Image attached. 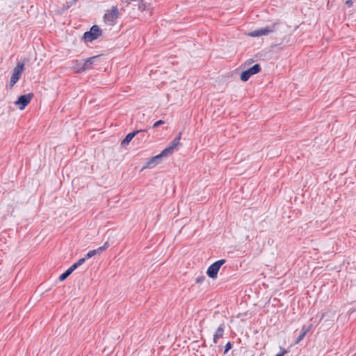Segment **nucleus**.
<instances>
[{
    "label": "nucleus",
    "instance_id": "7",
    "mask_svg": "<svg viewBox=\"0 0 356 356\" xmlns=\"http://www.w3.org/2000/svg\"><path fill=\"white\" fill-rule=\"evenodd\" d=\"M181 138V133H179L178 135L173 139L170 143V145L163 150V154H166L167 156L172 154L175 149L180 144V140Z\"/></svg>",
    "mask_w": 356,
    "mask_h": 356
},
{
    "label": "nucleus",
    "instance_id": "9",
    "mask_svg": "<svg viewBox=\"0 0 356 356\" xmlns=\"http://www.w3.org/2000/svg\"><path fill=\"white\" fill-rule=\"evenodd\" d=\"M145 133H147V129H140V130H136V131L129 133L125 136V138L122 140V141L121 142V146L124 147H127L129 144L131 140L136 136L138 135V134H145Z\"/></svg>",
    "mask_w": 356,
    "mask_h": 356
},
{
    "label": "nucleus",
    "instance_id": "5",
    "mask_svg": "<svg viewBox=\"0 0 356 356\" xmlns=\"http://www.w3.org/2000/svg\"><path fill=\"white\" fill-rule=\"evenodd\" d=\"M24 64L18 63L16 67L13 69V74L10 80V88L13 87L14 85L18 81L20 78L21 74L24 70Z\"/></svg>",
    "mask_w": 356,
    "mask_h": 356
},
{
    "label": "nucleus",
    "instance_id": "23",
    "mask_svg": "<svg viewBox=\"0 0 356 356\" xmlns=\"http://www.w3.org/2000/svg\"><path fill=\"white\" fill-rule=\"evenodd\" d=\"M345 3L348 7H351L353 4V2L352 0H347Z\"/></svg>",
    "mask_w": 356,
    "mask_h": 356
},
{
    "label": "nucleus",
    "instance_id": "21",
    "mask_svg": "<svg viewBox=\"0 0 356 356\" xmlns=\"http://www.w3.org/2000/svg\"><path fill=\"white\" fill-rule=\"evenodd\" d=\"M280 350H281L280 353L275 356H283L288 353V351L286 350H285L284 348H282V347H280Z\"/></svg>",
    "mask_w": 356,
    "mask_h": 356
},
{
    "label": "nucleus",
    "instance_id": "15",
    "mask_svg": "<svg viewBox=\"0 0 356 356\" xmlns=\"http://www.w3.org/2000/svg\"><path fill=\"white\" fill-rule=\"evenodd\" d=\"M123 7L122 8L124 10L125 8H127L129 6H131L133 9L135 8H138L137 3H135L134 1H132L131 0H122Z\"/></svg>",
    "mask_w": 356,
    "mask_h": 356
},
{
    "label": "nucleus",
    "instance_id": "20",
    "mask_svg": "<svg viewBox=\"0 0 356 356\" xmlns=\"http://www.w3.org/2000/svg\"><path fill=\"white\" fill-rule=\"evenodd\" d=\"M232 343L230 341L227 342L225 347L224 353H227L232 348Z\"/></svg>",
    "mask_w": 356,
    "mask_h": 356
},
{
    "label": "nucleus",
    "instance_id": "3",
    "mask_svg": "<svg viewBox=\"0 0 356 356\" xmlns=\"http://www.w3.org/2000/svg\"><path fill=\"white\" fill-rule=\"evenodd\" d=\"M119 17L118 9L115 6H113L111 10H108L104 16V20L105 23L109 25H113L115 23V20Z\"/></svg>",
    "mask_w": 356,
    "mask_h": 356
},
{
    "label": "nucleus",
    "instance_id": "4",
    "mask_svg": "<svg viewBox=\"0 0 356 356\" xmlns=\"http://www.w3.org/2000/svg\"><path fill=\"white\" fill-rule=\"evenodd\" d=\"M275 25L276 24L275 23L273 25L267 26L266 27L254 30L252 32L248 33V35L251 37H259L261 35H269L270 33L275 31Z\"/></svg>",
    "mask_w": 356,
    "mask_h": 356
},
{
    "label": "nucleus",
    "instance_id": "10",
    "mask_svg": "<svg viewBox=\"0 0 356 356\" xmlns=\"http://www.w3.org/2000/svg\"><path fill=\"white\" fill-rule=\"evenodd\" d=\"M166 154H163V151L158 155L152 157L149 161L146 163L145 165L143 167L144 168H152L155 167L157 164L161 162V159L163 157H166Z\"/></svg>",
    "mask_w": 356,
    "mask_h": 356
},
{
    "label": "nucleus",
    "instance_id": "1",
    "mask_svg": "<svg viewBox=\"0 0 356 356\" xmlns=\"http://www.w3.org/2000/svg\"><path fill=\"white\" fill-rule=\"evenodd\" d=\"M102 29L98 26L94 25L89 31L83 34V39L86 42H92L97 39V38L102 35Z\"/></svg>",
    "mask_w": 356,
    "mask_h": 356
},
{
    "label": "nucleus",
    "instance_id": "8",
    "mask_svg": "<svg viewBox=\"0 0 356 356\" xmlns=\"http://www.w3.org/2000/svg\"><path fill=\"white\" fill-rule=\"evenodd\" d=\"M33 96L32 93L21 95L15 102V104L19 106L20 110H23L30 103Z\"/></svg>",
    "mask_w": 356,
    "mask_h": 356
},
{
    "label": "nucleus",
    "instance_id": "24",
    "mask_svg": "<svg viewBox=\"0 0 356 356\" xmlns=\"http://www.w3.org/2000/svg\"><path fill=\"white\" fill-rule=\"evenodd\" d=\"M139 134L140 135V136L144 137L145 135L146 134V133H145V134Z\"/></svg>",
    "mask_w": 356,
    "mask_h": 356
},
{
    "label": "nucleus",
    "instance_id": "13",
    "mask_svg": "<svg viewBox=\"0 0 356 356\" xmlns=\"http://www.w3.org/2000/svg\"><path fill=\"white\" fill-rule=\"evenodd\" d=\"M108 247H109L108 242H105L102 246L98 248L97 249L90 250L88 257H92L96 254H100L102 253L103 251H104Z\"/></svg>",
    "mask_w": 356,
    "mask_h": 356
},
{
    "label": "nucleus",
    "instance_id": "6",
    "mask_svg": "<svg viewBox=\"0 0 356 356\" xmlns=\"http://www.w3.org/2000/svg\"><path fill=\"white\" fill-rule=\"evenodd\" d=\"M261 71V67L259 64H255L247 70L241 74V79L243 81H247L251 76L259 73Z\"/></svg>",
    "mask_w": 356,
    "mask_h": 356
},
{
    "label": "nucleus",
    "instance_id": "17",
    "mask_svg": "<svg viewBox=\"0 0 356 356\" xmlns=\"http://www.w3.org/2000/svg\"><path fill=\"white\" fill-rule=\"evenodd\" d=\"M70 275H71V273L67 269L65 272H64L59 276V280L64 281L68 276H70Z\"/></svg>",
    "mask_w": 356,
    "mask_h": 356
},
{
    "label": "nucleus",
    "instance_id": "11",
    "mask_svg": "<svg viewBox=\"0 0 356 356\" xmlns=\"http://www.w3.org/2000/svg\"><path fill=\"white\" fill-rule=\"evenodd\" d=\"M100 56H92L87 60H84L80 70L86 71L90 70L92 67V65L94 64L95 60L99 58Z\"/></svg>",
    "mask_w": 356,
    "mask_h": 356
},
{
    "label": "nucleus",
    "instance_id": "22",
    "mask_svg": "<svg viewBox=\"0 0 356 356\" xmlns=\"http://www.w3.org/2000/svg\"><path fill=\"white\" fill-rule=\"evenodd\" d=\"M79 266L74 263L73 265H72L68 270L72 273L74 270H75Z\"/></svg>",
    "mask_w": 356,
    "mask_h": 356
},
{
    "label": "nucleus",
    "instance_id": "2",
    "mask_svg": "<svg viewBox=\"0 0 356 356\" xmlns=\"http://www.w3.org/2000/svg\"><path fill=\"white\" fill-rule=\"evenodd\" d=\"M226 262L225 259H220L212 264L207 269V274L211 279H216L220 267Z\"/></svg>",
    "mask_w": 356,
    "mask_h": 356
},
{
    "label": "nucleus",
    "instance_id": "14",
    "mask_svg": "<svg viewBox=\"0 0 356 356\" xmlns=\"http://www.w3.org/2000/svg\"><path fill=\"white\" fill-rule=\"evenodd\" d=\"M310 328H311V325L309 327H307L306 325H303L302 327L300 333L295 341V344L299 343L304 339V337H305L307 333L310 330Z\"/></svg>",
    "mask_w": 356,
    "mask_h": 356
},
{
    "label": "nucleus",
    "instance_id": "18",
    "mask_svg": "<svg viewBox=\"0 0 356 356\" xmlns=\"http://www.w3.org/2000/svg\"><path fill=\"white\" fill-rule=\"evenodd\" d=\"M206 277L203 274H201L200 275L197 276L195 279V283L196 284H202L204 280Z\"/></svg>",
    "mask_w": 356,
    "mask_h": 356
},
{
    "label": "nucleus",
    "instance_id": "16",
    "mask_svg": "<svg viewBox=\"0 0 356 356\" xmlns=\"http://www.w3.org/2000/svg\"><path fill=\"white\" fill-rule=\"evenodd\" d=\"M89 254V252L86 254V256L83 257V258H81L80 259H79L77 261V262H76L75 264L78 266H80L81 265H82L83 264L85 263V261L90 259V257H88V255Z\"/></svg>",
    "mask_w": 356,
    "mask_h": 356
},
{
    "label": "nucleus",
    "instance_id": "12",
    "mask_svg": "<svg viewBox=\"0 0 356 356\" xmlns=\"http://www.w3.org/2000/svg\"><path fill=\"white\" fill-rule=\"evenodd\" d=\"M224 332H225V325L222 323V324H220L218 327L217 330H216V332L213 334V342L214 343H218V340L223 337Z\"/></svg>",
    "mask_w": 356,
    "mask_h": 356
},
{
    "label": "nucleus",
    "instance_id": "19",
    "mask_svg": "<svg viewBox=\"0 0 356 356\" xmlns=\"http://www.w3.org/2000/svg\"><path fill=\"white\" fill-rule=\"evenodd\" d=\"M165 122L162 120L156 121L152 126L153 128H157L158 127L163 124Z\"/></svg>",
    "mask_w": 356,
    "mask_h": 356
}]
</instances>
